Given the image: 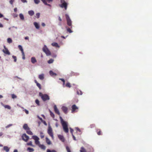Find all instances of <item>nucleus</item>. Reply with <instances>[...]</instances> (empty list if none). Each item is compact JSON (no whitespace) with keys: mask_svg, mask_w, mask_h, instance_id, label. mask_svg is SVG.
I'll return each instance as SVG.
<instances>
[{"mask_svg":"<svg viewBox=\"0 0 152 152\" xmlns=\"http://www.w3.org/2000/svg\"><path fill=\"white\" fill-rule=\"evenodd\" d=\"M60 118L61 123L64 131L66 133H68L69 129L68 127L67 123L64 121L61 117H60Z\"/></svg>","mask_w":152,"mask_h":152,"instance_id":"nucleus-1","label":"nucleus"},{"mask_svg":"<svg viewBox=\"0 0 152 152\" xmlns=\"http://www.w3.org/2000/svg\"><path fill=\"white\" fill-rule=\"evenodd\" d=\"M39 96H40L43 101L48 100L50 99L49 96L47 94H43L42 93L40 92Z\"/></svg>","mask_w":152,"mask_h":152,"instance_id":"nucleus-2","label":"nucleus"},{"mask_svg":"<svg viewBox=\"0 0 152 152\" xmlns=\"http://www.w3.org/2000/svg\"><path fill=\"white\" fill-rule=\"evenodd\" d=\"M43 51L45 52L47 56H49L51 55V53L46 46L45 45L42 48Z\"/></svg>","mask_w":152,"mask_h":152,"instance_id":"nucleus-3","label":"nucleus"},{"mask_svg":"<svg viewBox=\"0 0 152 152\" xmlns=\"http://www.w3.org/2000/svg\"><path fill=\"white\" fill-rule=\"evenodd\" d=\"M65 17L66 19V21H67V25L69 26H71V28L72 27V21L70 19L69 16L67 14L65 15Z\"/></svg>","mask_w":152,"mask_h":152,"instance_id":"nucleus-4","label":"nucleus"},{"mask_svg":"<svg viewBox=\"0 0 152 152\" xmlns=\"http://www.w3.org/2000/svg\"><path fill=\"white\" fill-rule=\"evenodd\" d=\"M32 138L35 140V143L36 145H39L40 144V142L39 141V138L36 135L33 136Z\"/></svg>","mask_w":152,"mask_h":152,"instance_id":"nucleus-5","label":"nucleus"},{"mask_svg":"<svg viewBox=\"0 0 152 152\" xmlns=\"http://www.w3.org/2000/svg\"><path fill=\"white\" fill-rule=\"evenodd\" d=\"M48 134L50 136L52 139L53 138V134L52 132V129L51 127H49L48 130Z\"/></svg>","mask_w":152,"mask_h":152,"instance_id":"nucleus-6","label":"nucleus"},{"mask_svg":"<svg viewBox=\"0 0 152 152\" xmlns=\"http://www.w3.org/2000/svg\"><path fill=\"white\" fill-rule=\"evenodd\" d=\"M22 138L23 140L26 142H27L29 139V137L26 135V134H24L22 136Z\"/></svg>","mask_w":152,"mask_h":152,"instance_id":"nucleus-7","label":"nucleus"},{"mask_svg":"<svg viewBox=\"0 0 152 152\" xmlns=\"http://www.w3.org/2000/svg\"><path fill=\"white\" fill-rule=\"evenodd\" d=\"M62 4L60 5V6L61 8H64L65 10H66L67 8V4L64 1L63 2L61 3Z\"/></svg>","mask_w":152,"mask_h":152,"instance_id":"nucleus-8","label":"nucleus"},{"mask_svg":"<svg viewBox=\"0 0 152 152\" xmlns=\"http://www.w3.org/2000/svg\"><path fill=\"white\" fill-rule=\"evenodd\" d=\"M4 49L2 51L5 54L7 55H10V53L8 50V49L5 46H4Z\"/></svg>","mask_w":152,"mask_h":152,"instance_id":"nucleus-9","label":"nucleus"},{"mask_svg":"<svg viewBox=\"0 0 152 152\" xmlns=\"http://www.w3.org/2000/svg\"><path fill=\"white\" fill-rule=\"evenodd\" d=\"M72 113H74L75 110L77 109H78V108L77 107L75 104H74L72 105Z\"/></svg>","mask_w":152,"mask_h":152,"instance_id":"nucleus-10","label":"nucleus"},{"mask_svg":"<svg viewBox=\"0 0 152 152\" xmlns=\"http://www.w3.org/2000/svg\"><path fill=\"white\" fill-rule=\"evenodd\" d=\"M54 110L55 112L56 113L58 114V115H60V112L58 109L57 106L56 105H54Z\"/></svg>","mask_w":152,"mask_h":152,"instance_id":"nucleus-11","label":"nucleus"},{"mask_svg":"<svg viewBox=\"0 0 152 152\" xmlns=\"http://www.w3.org/2000/svg\"><path fill=\"white\" fill-rule=\"evenodd\" d=\"M61 109L66 114L67 113L68 108L66 107L63 106L61 108Z\"/></svg>","mask_w":152,"mask_h":152,"instance_id":"nucleus-12","label":"nucleus"},{"mask_svg":"<svg viewBox=\"0 0 152 152\" xmlns=\"http://www.w3.org/2000/svg\"><path fill=\"white\" fill-rule=\"evenodd\" d=\"M58 138L59 139L63 142H64L65 141V139L64 136L61 135H59L58 136Z\"/></svg>","mask_w":152,"mask_h":152,"instance_id":"nucleus-13","label":"nucleus"},{"mask_svg":"<svg viewBox=\"0 0 152 152\" xmlns=\"http://www.w3.org/2000/svg\"><path fill=\"white\" fill-rule=\"evenodd\" d=\"M31 61L33 64H34L37 62V61L34 57H32L31 58Z\"/></svg>","mask_w":152,"mask_h":152,"instance_id":"nucleus-14","label":"nucleus"},{"mask_svg":"<svg viewBox=\"0 0 152 152\" xmlns=\"http://www.w3.org/2000/svg\"><path fill=\"white\" fill-rule=\"evenodd\" d=\"M38 77L39 79L40 80H43L44 79V75L43 74H42L40 75H39Z\"/></svg>","mask_w":152,"mask_h":152,"instance_id":"nucleus-15","label":"nucleus"},{"mask_svg":"<svg viewBox=\"0 0 152 152\" xmlns=\"http://www.w3.org/2000/svg\"><path fill=\"white\" fill-rule=\"evenodd\" d=\"M34 82L36 84L37 86L39 88V89H41V85L39 83H38V82L36 80H34Z\"/></svg>","mask_w":152,"mask_h":152,"instance_id":"nucleus-16","label":"nucleus"},{"mask_svg":"<svg viewBox=\"0 0 152 152\" xmlns=\"http://www.w3.org/2000/svg\"><path fill=\"white\" fill-rule=\"evenodd\" d=\"M39 147L41 149L45 150L46 148L45 146L43 145H41L40 144L38 145Z\"/></svg>","mask_w":152,"mask_h":152,"instance_id":"nucleus-17","label":"nucleus"},{"mask_svg":"<svg viewBox=\"0 0 152 152\" xmlns=\"http://www.w3.org/2000/svg\"><path fill=\"white\" fill-rule=\"evenodd\" d=\"M23 128L26 130H27L29 129V128L27 124H24L23 126Z\"/></svg>","mask_w":152,"mask_h":152,"instance_id":"nucleus-18","label":"nucleus"},{"mask_svg":"<svg viewBox=\"0 0 152 152\" xmlns=\"http://www.w3.org/2000/svg\"><path fill=\"white\" fill-rule=\"evenodd\" d=\"M34 24L37 29H39V25L37 23L34 22Z\"/></svg>","mask_w":152,"mask_h":152,"instance_id":"nucleus-19","label":"nucleus"},{"mask_svg":"<svg viewBox=\"0 0 152 152\" xmlns=\"http://www.w3.org/2000/svg\"><path fill=\"white\" fill-rule=\"evenodd\" d=\"M18 48L21 51L22 54H24V51L22 46L21 45L18 46Z\"/></svg>","mask_w":152,"mask_h":152,"instance_id":"nucleus-20","label":"nucleus"},{"mask_svg":"<svg viewBox=\"0 0 152 152\" xmlns=\"http://www.w3.org/2000/svg\"><path fill=\"white\" fill-rule=\"evenodd\" d=\"M26 131V133L29 135H32L33 134L32 132L30 130V128L27 130Z\"/></svg>","mask_w":152,"mask_h":152,"instance_id":"nucleus-21","label":"nucleus"},{"mask_svg":"<svg viewBox=\"0 0 152 152\" xmlns=\"http://www.w3.org/2000/svg\"><path fill=\"white\" fill-rule=\"evenodd\" d=\"M51 45L53 46L56 47H59V46L57 43L53 42L52 43Z\"/></svg>","mask_w":152,"mask_h":152,"instance_id":"nucleus-22","label":"nucleus"},{"mask_svg":"<svg viewBox=\"0 0 152 152\" xmlns=\"http://www.w3.org/2000/svg\"><path fill=\"white\" fill-rule=\"evenodd\" d=\"M98 135H100L102 134L101 131L100 129H98L96 130Z\"/></svg>","mask_w":152,"mask_h":152,"instance_id":"nucleus-23","label":"nucleus"},{"mask_svg":"<svg viewBox=\"0 0 152 152\" xmlns=\"http://www.w3.org/2000/svg\"><path fill=\"white\" fill-rule=\"evenodd\" d=\"M3 149L5 151L7 152H8L9 151V148L7 146H4V147Z\"/></svg>","mask_w":152,"mask_h":152,"instance_id":"nucleus-24","label":"nucleus"},{"mask_svg":"<svg viewBox=\"0 0 152 152\" xmlns=\"http://www.w3.org/2000/svg\"><path fill=\"white\" fill-rule=\"evenodd\" d=\"M49 73H50V75L52 76H56L57 75V74L56 73H55L54 72H53L52 71H50V72H49Z\"/></svg>","mask_w":152,"mask_h":152,"instance_id":"nucleus-25","label":"nucleus"},{"mask_svg":"<svg viewBox=\"0 0 152 152\" xmlns=\"http://www.w3.org/2000/svg\"><path fill=\"white\" fill-rule=\"evenodd\" d=\"M28 13L30 16H32L34 15V12L32 10H30L28 12Z\"/></svg>","mask_w":152,"mask_h":152,"instance_id":"nucleus-26","label":"nucleus"},{"mask_svg":"<svg viewBox=\"0 0 152 152\" xmlns=\"http://www.w3.org/2000/svg\"><path fill=\"white\" fill-rule=\"evenodd\" d=\"M46 142L48 145H50L51 144V142L48 138H46Z\"/></svg>","mask_w":152,"mask_h":152,"instance_id":"nucleus-27","label":"nucleus"},{"mask_svg":"<svg viewBox=\"0 0 152 152\" xmlns=\"http://www.w3.org/2000/svg\"><path fill=\"white\" fill-rule=\"evenodd\" d=\"M27 145H28V146H31L33 147H34V145H33L32 142L31 141H30L29 142L27 143Z\"/></svg>","mask_w":152,"mask_h":152,"instance_id":"nucleus-28","label":"nucleus"},{"mask_svg":"<svg viewBox=\"0 0 152 152\" xmlns=\"http://www.w3.org/2000/svg\"><path fill=\"white\" fill-rule=\"evenodd\" d=\"M46 5H48L49 6H51V5L50 4H48L47 3L46 1L45 0H41Z\"/></svg>","mask_w":152,"mask_h":152,"instance_id":"nucleus-29","label":"nucleus"},{"mask_svg":"<svg viewBox=\"0 0 152 152\" xmlns=\"http://www.w3.org/2000/svg\"><path fill=\"white\" fill-rule=\"evenodd\" d=\"M27 150L28 151H29V152H32L34 151V149L33 148L30 147H28L27 148Z\"/></svg>","mask_w":152,"mask_h":152,"instance_id":"nucleus-30","label":"nucleus"},{"mask_svg":"<svg viewBox=\"0 0 152 152\" xmlns=\"http://www.w3.org/2000/svg\"><path fill=\"white\" fill-rule=\"evenodd\" d=\"M19 17L20 19L22 20H24V17L23 14L20 13L19 14Z\"/></svg>","mask_w":152,"mask_h":152,"instance_id":"nucleus-31","label":"nucleus"},{"mask_svg":"<svg viewBox=\"0 0 152 152\" xmlns=\"http://www.w3.org/2000/svg\"><path fill=\"white\" fill-rule=\"evenodd\" d=\"M80 152H86V151L84 148L83 147H82L81 148V149L80 150Z\"/></svg>","mask_w":152,"mask_h":152,"instance_id":"nucleus-32","label":"nucleus"},{"mask_svg":"<svg viewBox=\"0 0 152 152\" xmlns=\"http://www.w3.org/2000/svg\"><path fill=\"white\" fill-rule=\"evenodd\" d=\"M4 106L5 108L9 110L11 108L10 106L8 105H4Z\"/></svg>","mask_w":152,"mask_h":152,"instance_id":"nucleus-33","label":"nucleus"},{"mask_svg":"<svg viewBox=\"0 0 152 152\" xmlns=\"http://www.w3.org/2000/svg\"><path fill=\"white\" fill-rule=\"evenodd\" d=\"M7 42L9 43H11L12 42V39L10 38H8L7 39Z\"/></svg>","mask_w":152,"mask_h":152,"instance_id":"nucleus-34","label":"nucleus"},{"mask_svg":"<svg viewBox=\"0 0 152 152\" xmlns=\"http://www.w3.org/2000/svg\"><path fill=\"white\" fill-rule=\"evenodd\" d=\"M49 111H50V115L53 118H54V117H55V115H54L53 114V113L51 111H50V110Z\"/></svg>","mask_w":152,"mask_h":152,"instance_id":"nucleus-35","label":"nucleus"},{"mask_svg":"<svg viewBox=\"0 0 152 152\" xmlns=\"http://www.w3.org/2000/svg\"><path fill=\"white\" fill-rule=\"evenodd\" d=\"M54 60L52 59H50L49 60H48V64H51L53 63Z\"/></svg>","mask_w":152,"mask_h":152,"instance_id":"nucleus-36","label":"nucleus"},{"mask_svg":"<svg viewBox=\"0 0 152 152\" xmlns=\"http://www.w3.org/2000/svg\"><path fill=\"white\" fill-rule=\"evenodd\" d=\"M66 86L69 88H70L71 87V84L69 83H67L66 84Z\"/></svg>","mask_w":152,"mask_h":152,"instance_id":"nucleus-37","label":"nucleus"},{"mask_svg":"<svg viewBox=\"0 0 152 152\" xmlns=\"http://www.w3.org/2000/svg\"><path fill=\"white\" fill-rule=\"evenodd\" d=\"M66 149L67 152H71L70 149L68 146H66Z\"/></svg>","mask_w":152,"mask_h":152,"instance_id":"nucleus-38","label":"nucleus"},{"mask_svg":"<svg viewBox=\"0 0 152 152\" xmlns=\"http://www.w3.org/2000/svg\"><path fill=\"white\" fill-rule=\"evenodd\" d=\"M11 96H12V98L13 99L16 98L17 97V96L16 95H15V94H12Z\"/></svg>","mask_w":152,"mask_h":152,"instance_id":"nucleus-39","label":"nucleus"},{"mask_svg":"<svg viewBox=\"0 0 152 152\" xmlns=\"http://www.w3.org/2000/svg\"><path fill=\"white\" fill-rule=\"evenodd\" d=\"M77 94L78 95H81L82 94V92L80 90L77 91Z\"/></svg>","mask_w":152,"mask_h":152,"instance_id":"nucleus-40","label":"nucleus"},{"mask_svg":"<svg viewBox=\"0 0 152 152\" xmlns=\"http://www.w3.org/2000/svg\"><path fill=\"white\" fill-rule=\"evenodd\" d=\"M35 103L37 104L38 105H39V102L38 99H36L35 100Z\"/></svg>","mask_w":152,"mask_h":152,"instance_id":"nucleus-41","label":"nucleus"},{"mask_svg":"<svg viewBox=\"0 0 152 152\" xmlns=\"http://www.w3.org/2000/svg\"><path fill=\"white\" fill-rule=\"evenodd\" d=\"M40 136L42 139L44 137V136L43 135V134L42 132H41L40 133Z\"/></svg>","mask_w":152,"mask_h":152,"instance_id":"nucleus-42","label":"nucleus"},{"mask_svg":"<svg viewBox=\"0 0 152 152\" xmlns=\"http://www.w3.org/2000/svg\"><path fill=\"white\" fill-rule=\"evenodd\" d=\"M12 57L14 59V61L15 62H16L17 61V58H16V56H12Z\"/></svg>","mask_w":152,"mask_h":152,"instance_id":"nucleus-43","label":"nucleus"},{"mask_svg":"<svg viewBox=\"0 0 152 152\" xmlns=\"http://www.w3.org/2000/svg\"><path fill=\"white\" fill-rule=\"evenodd\" d=\"M67 31L69 32V33H71L72 32V31L69 28H68L67 29Z\"/></svg>","mask_w":152,"mask_h":152,"instance_id":"nucleus-44","label":"nucleus"},{"mask_svg":"<svg viewBox=\"0 0 152 152\" xmlns=\"http://www.w3.org/2000/svg\"><path fill=\"white\" fill-rule=\"evenodd\" d=\"M34 2L36 4H38L40 2L39 0H34Z\"/></svg>","mask_w":152,"mask_h":152,"instance_id":"nucleus-45","label":"nucleus"},{"mask_svg":"<svg viewBox=\"0 0 152 152\" xmlns=\"http://www.w3.org/2000/svg\"><path fill=\"white\" fill-rule=\"evenodd\" d=\"M69 129H70V132L71 133L72 135V134H73V131H74V130L72 129L71 128H70Z\"/></svg>","mask_w":152,"mask_h":152,"instance_id":"nucleus-46","label":"nucleus"},{"mask_svg":"<svg viewBox=\"0 0 152 152\" xmlns=\"http://www.w3.org/2000/svg\"><path fill=\"white\" fill-rule=\"evenodd\" d=\"M36 16L37 18H39L40 16V13H37L36 14Z\"/></svg>","mask_w":152,"mask_h":152,"instance_id":"nucleus-47","label":"nucleus"},{"mask_svg":"<svg viewBox=\"0 0 152 152\" xmlns=\"http://www.w3.org/2000/svg\"><path fill=\"white\" fill-rule=\"evenodd\" d=\"M12 124H9L7 126H6V128H8L9 127H10V126H12Z\"/></svg>","mask_w":152,"mask_h":152,"instance_id":"nucleus-48","label":"nucleus"},{"mask_svg":"<svg viewBox=\"0 0 152 152\" xmlns=\"http://www.w3.org/2000/svg\"><path fill=\"white\" fill-rule=\"evenodd\" d=\"M14 1V0H10V3L11 4H12L13 2Z\"/></svg>","mask_w":152,"mask_h":152,"instance_id":"nucleus-49","label":"nucleus"},{"mask_svg":"<svg viewBox=\"0 0 152 152\" xmlns=\"http://www.w3.org/2000/svg\"><path fill=\"white\" fill-rule=\"evenodd\" d=\"M76 129L77 130V132H81L80 129L77 127L76 128Z\"/></svg>","mask_w":152,"mask_h":152,"instance_id":"nucleus-50","label":"nucleus"},{"mask_svg":"<svg viewBox=\"0 0 152 152\" xmlns=\"http://www.w3.org/2000/svg\"><path fill=\"white\" fill-rule=\"evenodd\" d=\"M24 111H25V112L26 114H28V113H29L28 111V110H26V109H25L24 110Z\"/></svg>","mask_w":152,"mask_h":152,"instance_id":"nucleus-51","label":"nucleus"},{"mask_svg":"<svg viewBox=\"0 0 152 152\" xmlns=\"http://www.w3.org/2000/svg\"><path fill=\"white\" fill-rule=\"evenodd\" d=\"M59 80L62 81L63 82V83L64 82H65L63 78H60Z\"/></svg>","mask_w":152,"mask_h":152,"instance_id":"nucleus-52","label":"nucleus"},{"mask_svg":"<svg viewBox=\"0 0 152 152\" xmlns=\"http://www.w3.org/2000/svg\"><path fill=\"white\" fill-rule=\"evenodd\" d=\"M72 137H73L74 140H76V138H75V136L74 135L72 134Z\"/></svg>","mask_w":152,"mask_h":152,"instance_id":"nucleus-53","label":"nucleus"},{"mask_svg":"<svg viewBox=\"0 0 152 152\" xmlns=\"http://www.w3.org/2000/svg\"><path fill=\"white\" fill-rule=\"evenodd\" d=\"M22 55L23 56V57L22 58L23 59H25V55L24 53V54H22Z\"/></svg>","mask_w":152,"mask_h":152,"instance_id":"nucleus-54","label":"nucleus"},{"mask_svg":"<svg viewBox=\"0 0 152 152\" xmlns=\"http://www.w3.org/2000/svg\"><path fill=\"white\" fill-rule=\"evenodd\" d=\"M42 26L44 27V26H45V23H42Z\"/></svg>","mask_w":152,"mask_h":152,"instance_id":"nucleus-55","label":"nucleus"},{"mask_svg":"<svg viewBox=\"0 0 152 152\" xmlns=\"http://www.w3.org/2000/svg\"><path fill=\"white\" fill-rule=\"evenodd\" d=\"M13 17L14 18L17 17H18V15L16 14H14L13 15Z\"/></svg>","mask_w":152,"mask_h":152,"instance_id":"nucleus-56","label":"nucleus"},{"mask_svg":"<svg viewBox=\"0 0 152 152\" xmlns=\"http://www.w3.org/2000/svg\"><path fill=\"white\" fill-rule=\"evenodd\" d=\"M3 27V25L1 23H0V28H2Z\"/></svg>","mask_w":152,"mask_h":152,"instance_id":"nucleus-57","label":"nucleus"},{"mask_svg":"<svg viewBox=\"0 0 152 152\" xmlns=\"http://www.w3.org/2000/svg\"><path fill=\"white\" fill-rule=\"evenodd\" d=\"M21 1L23 3L26 2H27L26 0H21Z\"/></svg>","mask_w":152,"mask_h":152,"instance_id":"nucleus-58","label":"nucleus"},{"mask_svg":"<svg viewBox=\"0 0 152 152\" xmlns=\"http://www.w3.org/2000/svg\"><path fill=\"white\" fill-rule=\"evenodd\" d=\"M58 20L60 21H61L62 20L60 17H58Z\"/></svg>","mask_w":152,"mask_h":152,"instance_id":"nucleus-59","label":"nucleus"},{"mask_svg":"<svg viewBox=\"0 0 152 152\" xmlns=\"http://www.w3.org/2000/svg\"><path fill=\"white\" fill-rule=\"evenodd\" d=\"M3 17V15H2V14H1L0 13V18H2V17Z\"/></svg>","mask_w":152,"mask_h":152,"instance_id":"nucleus-60","label":"nucleus"},{"mask_svg":"<svg viewBox=\"0 0 152 152\" xmlns=\"http://www.w3.org/2000/svg\"><path fill=\"white\" fill-rule=\"evenodd\" d=\"M14 11L15 12H16L17 11V8H15L14 9Z\"/></svg>","mask_w":152,"mask_h":152,"instance_id":"nucleus-61","label":"nucleus"},{"mask_svg":"<svg viewBox=\"0 0 152 152\" xmlns=\"http://www.w3.org/2000/svg\"><path fill=\"white\" fill-rule=\"evenodd\" d=\"M29 38L28 37H25V39H28Z\"/></svg>","mask_w":152,"mask_h":152,"instance_id":"nucleus-62","label":"nucleus"},{"mask_svg":"<svg viewBox=\"0 0 152 152\" xmlns=\"http://www.w3.org/2000/svg\"><path fill=\"white\" fill-rule=\"evenodd\" d=\"M58 25L61 26V21H60L58 23Z\"/></svg>","mask_w":152,"mask_h":152,"instance_id":"nucleus-63","label":"nucleus"},{"mask_svg":"<svg viewBox=\"0 0 152 152\" xmlns=\"http://www.w3.org/2000/svg\"><path fill=\"white\" fill-rule=\"evenodd\" d=\"M47 152H51V151H50L49 149H47Z\"/></svg>","mask_w":152,"mask_h":152,"instance_id":"nucleus-64","label":"nucleus"}]
</instances>
